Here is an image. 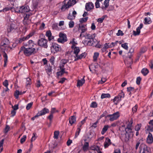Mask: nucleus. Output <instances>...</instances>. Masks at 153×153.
I'll list each match as a JSON object with an SVG mask.
<instances>
[{
  "label": "nucleus",
  "mask_w": 153,
  "mask_h": 153,
  "mask_svg": "<svg viewBox=\"0 0 153 153\" xmlns=\"http://www.w3.org/2000/svg\"><path fill=\"white\" fill-rule=\"evenodd\" d=\"M36 49L34 48H26L24 46L21 47L19 53V54L21 52L23 51L24 54L27 56H29L32 54H34L36 52Z\"/></svg>",
  "instance_id": "2"
},
{
  "label": "nucleus",
  "mask_w": 153,
  "mask_h": 153,
  "mask_svg": "<svg viewBox=\"0 0 153 153\" xmlns=\"http://www.w3.org/2000/svg\"><path fill=\"white\" fill-rule=\"evenodd\" d=\"M14 95L16 99L18 98L19 97V91L16 90L15 92Z\"/></svg>",
  "instance_id": "50"
},
{
  "label": "nucleus",
  "mask_w": 153,
  "mask_h": 153,
  "mask_svg": "<svg viewBox=\"0 0 153 153\" xmlns=\"http://www.w3.org/2000/svg\"><path fill=\"white\" fill-rule=\"evenodd\" d=\"M88 19V17H85V18H82L81 19L79 20V22L81 23H83L86 22Z\"/></svg>",
  "instance_id": "40"
},
{
  "label": "nucleus",
  "mask_w": 153,
  "mask_h": 153,
  "mask_svg": "<svg viewBox=\"0 0 153 153\" xmlns=\"http://www.w3.org/2000/svg\"><path fill=\"white\" fill-rule=\"evenodd\" d=\"M144 24H149L151 23L152 21L150 18L149 17H146L144 19Z\"/></svg>",
  "instance_id": "24"
},
{
  "label": "nucleus",
  "mask_w": 153,
  "mask_h": 153,
  "mask_svg": "<svg viewBox=\"0 0 153 153\" xmlns=\"http://www.w3.org/2000/svg\"><path fill=\"white\" fill-rule=\"evenodd\" d=\"M16 27L15 24H12L10 26H9L7 28V30L8 32H10L13 31L14 29H16Z\"/></svg>",
  "instance_id": "17"
},
{
  "label": "nucleus",
  "mask_w": 153,
  "mask_h": 153,
  "mask_svg": "<svg viewBox=\"0 0 153 153\" xmlns=\"http://www.w3.org/2000/svg\"><path fill=\"white\" fill-rule=\"evenodd\" d=\"M74 23L72 21H71L69 23V26L70 28H72L74 27Z\"/></svg>",
  "instance_id": "47"
},
{
  "label": "nucleus",
  "mask_w": 153,
  "mask_h": 153,
  "mask_svg": "<svg viewBox=\"0 0 153 153\" xmlns=\"http://www.w3.org/2000/svg\"><path fill=\"white\" fill-rule=\"evenodd\" d=\"M79 30H80L82 31L80 35V37H82L83 36H84L85 35H83L82 34V33L85 32L87 30V28L84 25H79Z\"/></svg>",
  "instance_id": "9"
},
{
  "label": "nucleus",
  "mask_w": 153,
  "mask_h": 153,
  "mask_svg": "<svg viewBox=\"0 0 153 153\" xmlns=\"http://www.w3.org/2000/svg\"><path fill=\"white\" fill-rule=\"evenodd\" d=\"M69 120L70 123L72 125L76 122V117L74 116H72L69 118Z\"/></svg>",
  "instance_id": "22"
},
{
  "label": "nucleus",
  "mask_w": 153,
  "mask_h": 153,
  "mask_svg": "<svg viewBox=\"0 0 153 153\" xmlns=\"http://www.w3.org/2000/svg\"><path fill=\"white\" fill-rule=\"evenodd\" d=\"M67 7V6L64 4L62 6L61 8V10L62 11H64L67 9L68 8Z\"/></svg>",
  "instance_id": "48"
},
{
  "label": "nucleus",
  "mask_w": 153,
  "mask_h": 153,
  "mask_svg": "<svg viewBox=\"0 0 153 153\" xmlns=\"http://www.w3.org/2000/svg\"><path fill=\"white\" fill-rule=\"evenodd\" d=\"M33 136L31 138V142H32L34 141L36 138V133H33Z\"/></svg>",
  "instance_id": "53"
},
{
  "label": "nucleus",
  "mask_w": 153,
  "mask_h": 153,
  "mask_svg": "<svg viewBox=\"0 0 153 153\" xmlns=\"http://www.w3.org/2000/svg\"><path fill=\"white\" fill-rule=\"evenodd\" d=\"M26 138V135H24L23 137L21 139L20 142L21 143H23L25 140Z\"/></svg>",
  "instance_id": "49"
},
{
  "label": "nucleus",
  "mask_w": 153,
  "mask_h": 153,
  "mask_svg": "<svg viewBox=\"0 0 153 153\" xmlns=\"http://www.w3.org/2000/svg\"><path fill=\"white\" fill-rule=\"evenodd\" d=\"M141 127V124H138L135 127V130L137 131H138L140 129Z\"/></svg>",
  "instance_id": "46"
},
{
  "label": "nucleus",
  "mask_w": 153,
  "mask_h": 153,
  "mask_svg": "<svg viewBox=\"0 0 153 153\" xmlns=\"http://www.w3.org/2000/svg\"><path fill=\"white\" fill-rule=\"evenodd\" d=\"M105 17V16H102L101 18H99L97 19V22L99 23H102Z\"/></svg>",
  "instance_id": "42"
},
{
  "label": "nucleus",
  "mask_w": 153,
  "mask_h": 153,
  "mask_svg": "<svg viewBox=\"0 0 153 153\" xmlns=\"http://www.w3.org/2000/svg\"><path fill=\"white\" fill-rule=\"evenodd\" d=\"M80 131V128H78L75 133L74 138H76L79 135Z\"/></svg>",
  "instance_id": "35"
},
{
  "label": "nucleus",
  "mask_w": 153,
  "mask_h": 153,
  "mask_svg": "<svg viewBox=\"0 0 153 153\" xmlns=\"http://www.w3.org/2000/svg\"><path fill=\"white\" fill-rule=\"evenodd\" d=\"M74 53L75 54V57H76L78 55L80 51L79 48L78 47H76L74 49Z\"/></svg>",
  "instance_id": "27"
},
{
  "label": "nucleus",
  "mask_w": 153,
  "mask_h": 153,
  "mask_svg": "<svg viewBox=\"0 0 153 153\" xmlns=\"http://www.w3.org/2000/svg\"><path fill=\"white\" fill-rule=\"evenodd\" d=\"M108 128L109 126L108 125H106L104 126L101 131V134L102 135L104 134L108 130Z\"/></svg>",
  "instance_id": "25"
},
{
  "label": "nucleus",
  "mask_w": 153,
  "mask_h": 153,
  "mask_svg": "<svg viewBox=\"0 0 153 153\" xmlns=\"http://www.w3.org/2000/svg\"><path fill=\"white\" fill-rule=\"evenodd\" d=\"M141 73L144 75L146 76L149 73V71L147 69L144 68L142 69Z\"/></svg>",
  "instance_id": "32"
},
{
  "label": "nucleus",
  "mask_w": 153,
  "mask_h": 153,
  "mask_svg": "<svg viewBox=\"0 0 153 153\" xmlns=\"http://www.w3.org/2000/svg\"><path fill=\"white\" fill-rule=\"evenodd\" d=\"M120 116L119 113L117 111L112 114L108 115V117H110L109 120L111 121L117 119Z\"/></svg>",
  "instance_id": "8"
},
{
  "label": "nucleus",
  "mask_w": 153,
  "mask_h": 153,
  "mask_svg": "<svg viewBox=\"0 0 153 153\" xmlns=\"http://www.w3.org/2000/svg\"><path fill=\"white\" fill-rule=\"evenodd\" d=\"M89 146V143L88 142H85L83 147V150L84 151L87 150Z\"/></svg>",
  "instance_id": "30"
},
{
  "label": "nucleus",
  "mask_w": 153,
  "mask_h": 153,
  "mask_svg": "<svg viewBox=\"0 0 153 153\" xmlns=\"http://www.w3.org/2000/svg\"><path fill=\"white\" fill-rule=\"evenodd\" d=\"M93 41V39H89L87 42V45L89 46H94V44Z\"/></svg>",
  "instance_id": "34"
},
{
  "label": "nucleus",
  "mask_w": 153,
  "mask_h": 153,
  "mask_svg": "<svg viewBox=\"0 0 153 153\" xmlns=\"http://www.w3.org/2000/svg\"><path fill=\"white\" fill-rule=\"evenodd\" d=\"M126 64H127L130 66L132 63V59L131 58V56L130 55L128 57H127L125 60Z\"/></svg>",
  "instance_id": "15"
},
{
  "label": "nucleus",
  "mask_w": 153,
  "mask_h": 153,
  "mask_svg": "<svg viewBox=\"0 0 153 153\" xmlns=\"http://www.w3.org/2000/svg\"><path fill=\"white\" fill-rule=\"evenodd\" d=\"M90 107L93 108H96L97 107V104L96 102H92L90 105Z\"/></svg>",
  "instance_id": "43"
},
{
  "label": "nucleus",
  "mask_w": 153,
  "mask_h": 153,
  "mask_svg": "<svg viewBox=\"0 0 153 153\" xmlns=\"http://www.w3.org/2000/svg\"><path fill=\"white\" fill-rule=\"evenodd\" d=\"M64 2L68 8L72 5L73 3V1L72 0H65Z\"/></svg>",
  "instance_id": "16"
},
{
  "label": "nucleus",
  "mask_w": 153,
  "mask_h": 153,
  "mask_svg": "<svg viewBox=\"0 0 153 153\" xmlns=\"http://www.w3.org/2000/svg\"><path fill=\"white\" fill-rule=\"evenodd\" d=\"M84 36L85 37L86 39H93V36L92 34H86V35Z\"/></svg>",
  "instance_id": "37"
},
{
  "label": "nucleus",
  "mask_w": 153,
  "mask_h": 153,
  "mask_svg": "<svg viewBox=\"0 0 153 153\" xmlns=\"http://www.w3.org/2000/svg\"><path fill=\"white\" fill-rule=\"evenodd\" d=\"M153 142V138L151 133H149L147 138V142L149 143H152Z\"/></svg>",
  "instance_id": "19"
},
{
  "label": "nucleus",
  "mask_w": 153,
  "mask_h": 153,
  "mask_svg": "<svg viewBox=\"0 0 153 153\" xmlns=\"http://www.w3.org/2000/svg\"><path fill=\"white\" fill-rule=\"evenodd\" d=\"M10 127L8 125H6V127L4 130V132L6 134L7 133L9 130Z\"/></svg>",
  "instance_id": "44"
},
{
  "label": "nucleus",
  "mask_w": 153,
  "mask_h": 153,
  "mask_svg": "<svg viewBox=\"0 0 153 153\" xmlns=\"http://www.w3.org/2000/svg\"><path fill=\"white\" fill-rule=\"evenodd\" d=\"M10 42L7 39L5 38L3 39L1 44L0 48L4 53V51H4H7L10 48Z\"/></svg>",
  "instance_id": "3"
},
{
  "label": "nucleus",
  "mask_w": 153,
  "mask_h": 153,
  "mask_svg": "<svg viewBox=\"0 0 153 153\" xmlns=\"http://www.w3.org/2000/svg\"><path fill=\"white\" fill-rule=\"evenodd\" d=\"M31 79L30 78H27V81L26 82V86L27 87H28L31 84Z\"/></svg>",
  "instance_id": "41"
},
{
  "label": "nucleus",
  "mask_w": 153,
  "mask_h": 153,
  "mask_svg": "<svg viewBox=\"0 0 153 153\" xmlns=\"http://www.w3.org/2000/svg\"><path fill=\"white\" fill-rule=\"evenodd\" d=\"M140 153H151V149L144 144H141L140 146Z\"/></svg>",
  "instance_id": "4"
},
{
  "label": "nucleus",
  "mask_w": 153,
  "mask_h": 153,
  "mask_svg": "<svg viewBox=\"0 0 153 153\" xmlns=\"http://www.w3.org/2000/svg\"><path fill=\"white\" fill-rule=\"evenodd\" d=\"M48 40L44 38H41L38 42V45L40 46L43 47L44 48H47L48 47Z\"/></svg>",
  "instance_id": "6"
},
{
  "label": "nucleus",
  "mask_w": 153,
  "mask_h": 153,
  "mask_svg": "<svg viewBox=\"0 0 153 153\" xmlns=\"http://www.w3.org/2000/svg\"><path fill=\"white\" fill-rule=\"evenodd\" d=\"M55 60V57L53 56H51L50 59V61L52 65H53L54 64Z\"/></svg>",
  "instance_id": "57"
},
{
  "label": "nucleus",
  "mask_w": 153,
  "mask_h": 153,
  "mask_svg": "<svg viewBox=\"0 0 153 153\" xmlns=\"http://www.w3.org/2000/svg\"><path fill=\"white\" fill-rule=\"evenodd\" d=\"M110 0H105L104 2V5L106 7H107L109 5L108 3Z\"/></svg>",
  "instance_id": "62"
},
{
  "label": "nucleus",
  "mask_w": 153,
  "mask_h": 153,
  "mask_svg": "<svg viewBox=\"0 0 153 153\" xmlns=\"http://www.w3.org/2000/svg\"><path fill=\"white\" fill-rule=\"evenodd\" d=\"M104 47L105 48V49H107L109 47H111V44H109V43H105L104 45Z\"/></svg>",
  "instance_id": "64"
},
{
  "label": "nucleus",
  "mask_w": 153,
  "mask_h": 153,
  "mask_svg": "<svg viewBox=\"0 0 153 153\" xmlns=\"http://www.w3.org/2000/svg\"><path fill=\"white\" fill-rule=\"evenodd\" d=\"M143 24L142 23L140 24L139 27L137 28L136 31H133V35L135 36L139 35L140 32V30L143 27Z\"/></svg>",
  "instance_id": "14"
},
{
  "label": "nucleus",
  "mask_w": 153,
  "mask_h": 153,
  "mask_svg": "<svg viewBox=\"0 0 153 153\" xmlns=\"http://www.w3.org/2000/svg\"><path fill=\"white\" fill-rule=\"evenodd\" d=\"M118 96L121 99L122 98H123L124 97V94L123 92L121 91L119 94Z\"/></svg>",
  "instance_id": "58"
},
{
  "label": "nucleus",
  "mask_w": 153,
  "mask_h": 153,
  "mask_svg": "<svg viewBox=\"0 0 153 153\" xmlns=\"http://www.w3.org/2000/svg\"><path fill=\"white\" fill-rule=\"evenodd\" d=\"M85 77V76H84L83 78L82 79L80 80H79L78 81L77 83V86L80 87V86H82L83 84L85 82V79L84 77Z\"/></svg>",
  "instance_id": "21"
},
{
  "label": "nucleus",
  "mask_w": 153,
  "mask_h": 153,
  "mask_svg": "<svg viewBox=\"0 0 153 153\" xmlns=\"http://www.w3.org/2000/svg\"><path fill=\"white\" fill-rule=\"evenodd\" d=\"M51 52L54 53L60 51L61 50V48L58 44L52 43L51 48Z\"/></svg>",
  "instance_id": "5"
},
{
  "label": "nucleus",
  "mask_w": 153,
  "mask_h": 153,
  "mask_svg": "<svg viewBox=\"0 0 153 153\" xmlns=\"http://www.w3.org/2000/svg\"><path fill=\"white\" fill-rule=\"evenodd\" d=\"M28 46L29 48H33L35 46H36V44L34 43V42L32 40H29L28 42Z\"/></svg>",
  "instance_id": "26"
},
{
  "label": "nucleus",
  "mask_w": 153,
  "mask_h": 153,
  "mask_svg": "<svg viewBox=\"0 0 153 153\" xmlns=\"http://www.w3.org/2000/svg\"><path fill=\"white\" fill-rule=\"evenodd\" d=\"M3 85L6 87H7L8 85V83L7 80L6 79L3 82Z\"/></svg>",
  "instance_id": "59"
},
{
  "label": "nucleus",
  "mask_w": 153,
  "mask_h": 153,
  "mask_svg": "<svg viewBox=\"0 0 153 153\" xmlns=\"http://www.w3.org/2000/svg\"><path fill=\"white\" fill-rule=\"evenodd\" d=\"M132 123L133 121L131 119L126 127L125 128V130L126 133L123 134H122L120 136V138L122 141L127 142L133 137L134 134L132 128Z\"/></svg>",
  "instance_id": "1"
},
{
  "label": "nucleus",
  "mask_w": 153,
  "mask_h": 153,
  "mask_svg": "<svg viewBox=\"0 0 153 153\" xmlns=\"http://www.w3.org/2000/svg\"><path fill=\"white\" fill-rule=\"evenodd\" d=\"M146 130L148 131H153V126H151V125H148L147 127H146Z\"/></svg>",
  "instance_id": "33"
},
{
  "label": "nucleus",
  "mask_w": 153,
  "mask_h": 153,
  "mask_svg": "<svg viewBox=\"0 0 153 153\" xmlns=\"http://www.w3.org/2000/svg\"><path fill=\"white\" fill-rule=\"evenodd\" d=\"M124 35V33L122 31L119 30H118V32L117 33V36H122Z\"/></svg>",
  "instance_id": "55"
},
{
  "label": "nucleus",
  "mask_w": 153,
  "mask_h": 153,
  "mask_svg": "<svg viewBox=\"0 0 153 153\" xmlns=\"http://www.w3.org/2000/svg\"><path fill=\"white\" fill-rule=\"evenodd\" d=\"M94 7V4L91 2L87 3L86 4L85 7V9L87 11H89L93 9Z\"/></svg>",
  "instance_id": "12"
},
{
  "label": "nucleus",
  "mask_w": 153,
  "mask_h": 153,
  "mask_svg": "<svg viewBox=\"0 0 153 153\" xmlns=\"http://www.w3.org/2000/svg\"><path fill=\"white\" fill-rule=\"evenodd\" d=\"M92 149L94 150V151H96L97 152L100 150L99 147L97 146H95L94 147V148L93 147H92Z\"/></svg>",
  "instance_id": "61"
},
{
  "label": "nucleus",
  "mask_w": 153,
  "mask_h": 153,
  "mask_svg": "<svg viewBox=\"0 0 153 153\" xmlns=\"http://www.w3.org/2000/svg\"><path fill=\"white\" fill-rule=\"evenodd\" d=\"M121 100L120 98L118 96L115 97L113 99V102L115 105H117L118 103Z\"/></svg>",
  "instance_id": "23"
},
{
  "label": "nucleus",
  "mask_w": 153,
  "mask_h": 153,
  "mask_svg": "<svg viewBox=\"0 0 153 153\" xmlns=\"http://www.w3.org/2000/svg\"><path fill=\"white\" fill-rule=\"evenodd\" d=\"M30 10L29 7L27 6H23L20 7V13L27 12Z\"/></svg>",
  "instance_id": "10"
},
{
  "label": "nucleus",
  "mask_w": 153,
  "mask_h": 153,
  "mask_svg": "<svg viewBox=\"0 0 153 153\" xmlns=\"http://www.w3.org/2000/svg\"><path fill=\"white\" fill-rule=\"evenodd\" d=\"M111 97L109 94H102L101 95V98L102 99L105 98H109Z\"/></svg>",
  "instance_id": "31"
},
{
  "label": "nucleus",
  "mask_w": 153,
  "mask_h": 153,
  "mask_svg": "<svg viewBox=\"0 0 153 153\" xmlns=\"http://www.w3.org/2000/svg\"><path fill=\"white\" fill-rule=\"evenodd\" d=\"M3 56L4 58V66L5 67L6 65V63L7 61V54L4 51V53L3 54Z\"/></svg>",
  "instance_id": "28"
},
{
  "label": "nucleus",
  "mask_w": 153,
  "mask_h": 153,
  "mask_svg": "<svg viewBox=\"0 0 153 153\" xmlns=\"http://www.w3.org/2000/svg\"><path fill=\"white\" fill-rule=\"evenodd\" d=\"M45 70L48 73H50L52 70V67L50 65H47L45 66Z\"/></svg>",
  "instance_id": "29"
},
{
  "label": "nucleus",
  "mask_w": 153,
  "mask_h": 153,
  "mask_svg": "<svg viewBox=\"0 0 153 153\" xmlns=\"http://www.w3.org/2000/svg\"><path fill=\"white\" fill-rule=\"evenodd\" d=\"M99 53L97 52H95L94 53L93 56V60L94 61H96L99 56Z\"/></svg>",
  "instance_id": "36"
},
{
  "label": "nucleus",
  "mask_w": 153,
  "mask_h": 153,
  "mask_svg": "<svg viewBox=\"0 0 153 153\" xmlns=\"http://www.w3.org/2000/svg\"><path fill=\"white\" fill-rule=\"evenodd\" d=\"M141 79L140 77H138L137 78L136 80V83L137 85H139L140 84Z\"/></svg>",
  "instance_id": "63"
},
{
  "label": "nucleus",
  "mask_w": 153,
  "mask_h": 153,
  "mask_svg": "<svg viewBox=\"0 0 153 153\" xmlns=\"http://www.w3.org/2000/svg\"><path fill=\"white\" fill-rule=\"evenodd\" d=\"M23 24L26 26L29 24L30 22V21L29 20L23 19Z\"/></svg>",
  "instance_id": "52"
},
{
  "label": "nucleus",
  "mask_w": 153,
  "mask_h": 153,
  "mask_svg": "<svg viewBox=\"0 0 153 153\" xmlns=\"http://www.w3.org/2000/svg\"><path fill=\"white\" fill-rule=\"evenodd\" d=\"M56 112H58V111L56 110L55 108H52L51 109L50 113L52 114H53Z\"/></svg>",
  "instance_id": "51"
},
{
  "label": "nucleus",
  "mask_w": 153,
  "mask_h": 153,
  "mask_svg": "<svg viewBox=\"0 0 153 153\" xmlns=\"http://www.w3.org/2000/svg\"><path fill=\"white\" fill-rule=\"evenodd\" d=\"M34 34V33L33 32H31L27 36L23 37L21 38H20L19 40V42L20 43H21L23 41H24L25 40L28 39H29L30 37H32L33 35Z\"/></svg>",
  "instance_id": "13"
},
{
  "label": "nucleus",
  "mask_w": 153,
  "mask_h": 153,
  "mask_svg": "<svg viewBox=\"0 0 153 153\" xmlns=\"http://www.w3.org/2000/svg\"><path fill=\"white\" fill-rule=\"evenodd\" d=\"M46 36L48 37V39L49 41L52 40L54 38L53 36H52L50 30H48L46 31Z\"/></svg>",
  "instance_id": "20"
},
{
  "label": "nucleus",
  "mask_w": 153,
  "mask_h": 153,
  "mask_svg": "<svg viewBox=\"0 0 153 153\" xmlns=\"http://www.w3.org/2000/svg\"><path fill=\"white\" fill-rule=\"evenodd\" d=\"M33 102H30L28 103L26 107V108L27 110H29L31 107L33 105Z\"/></svg>",
  "instance_id": "56"
},
{
  "label": "nucleus",
  "mask_w": 153,
  "mask_h": 153,
  "mask_svg": "<svg viewBox=\"0 0 153 153\" xmlns=\"http://www.w3.org/2000/svg\"><path fill=\"white\" fill-rule=\"evenodd\" d=\"M49 112V110L46 108H44L41 111H39L38 113V114L39 116H41L44 115L47 113H48Z\"/></svg>",
  "instance_id": "11"
},
{
  "label": "nucleus",
  "mask_w": 153,
  "mask_h": 153,
  "mask_svg": "<svg viewBox=\"0 0 153 153\" xmlns=\"http://www.w3.org/2000/svg\"><path fill=\"white\" fill-rule=\"evenodd\" d=\"M121 47L126 50H128V43H125L124 44H121Z\"/></svg>",
  "instance_id": "38"
},
{
  "label": "nucleus",
  "mask_w": 153,
  "mask_h": 153,
  "mask_svg": "<svg viewBox=\"0 0 153 153\" xmlns=\"http://www.w3.org/2000/svg\"><path fill=\"white\" fill-rule=\"evenodd\" d=\"M60 71L59 72H58V73H59V75H61L63 74L64 73H65V68H60Z\"/></svg>",
  "instance_id": "45"
},
{
  "label": "nucleus",
  "mask_w": 153,
  "mask_h": 153,
  "mask_svg": "<svg viewBox=\"0 0 153 153\" xmlns=\"http://www.w3.org/2000/svg\"><path fill=\"white\" fill-rule=\"evenodd\" d=\"M68 19L70 20H72L75 18V16H73L71 14H69V16L68 17Z\"/></svg>",
  "instance_id": "54"
},
{
  "label": "nucleus",
  "mask_w": 153,
  "mask_h": 153,
  "mask_svg": "<svg viewBox=\"0 0 153 153\" xmlns=\"http://www.w3.org/2000/svg\"><path fill=\"white\" fill-rule=\"evenodd\" d=\"M59 134V131H55L54 132V138L57 139L58 138V135Z\"/></svg>",
  "instance_id": "39"
},
{
  "label": "nucleus",
  "mask_w": 153,
  "mask_h": 153,
  "mask_svg": "<svg viewBox=\"0 0 153 153\" xmlns=\"http://www.w3.org/2000/svg\"><path fill=\"white\" fill-rule=\"evenodd\" d=\"M99 119H98L97 121L94 123L92 126H91V127H94V128H96L97 126V125L99 122Z\"/></svg>",
  "instance_id": "60"
},
{
  "label": "nucleus",
  "mask_w": 153,
  "mask_h": 153,
  "mask_svg": "<svg viewBox=\"0 0 153 153\" xmlns=\"http://www.w3.org/2000/svg\"><path fill=\"white\" fill-rule=\"evenodd\" d=\"M86 54L85 53H84L81 54L80 55H78L76 57H75V59L74 61H76L79 59H81L82 58H85L86 56Z\"/></svg>",
  "instance_id": "18"
},
{
  "label": "nucleus",
  "mask_w": 153,
  "mask_h": 153,
  "mask_svg": "<svg viewBox=\"0 0 153 153\" xmlns=\"http://www.w3.org/2000/svg\"><path fill=\"white\" fill-rule=\"evenodd\" d=\"M59 38L57 39V41L59 43H63L67 41V39L66 34L60 33L59 34Z\"/></svg>",
  "instance_id": "7"
}]
</instances>
